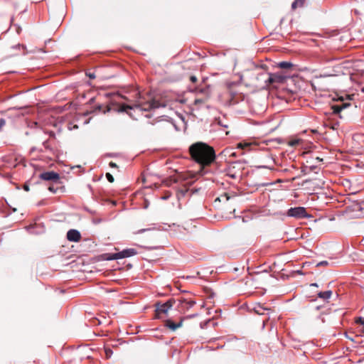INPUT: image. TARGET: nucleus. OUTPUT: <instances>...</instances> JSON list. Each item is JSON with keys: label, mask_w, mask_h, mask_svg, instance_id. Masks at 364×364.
<instances>
[{"label": "nucleus", "mask_w": 364, "mask_h": 364, "mask_svg": "<svg viewBox=\"0 0 364 364\" xmlns=\"http://www.w3.org/2000/svg\"><path fill=\"white\" fill-rule=\"evenodd\" d=\"M189 153L191 158L200 166V170L196 173L188 171V177L196 178L198 180V176H204L208 173L209 166L215 160V153L214 149L208 144L203 142H196L189 147Z\"/></svg>", "instance_id": "1"}, {"label": "nucleus", "mask_w": 364, "mask_h": 364, "mask_svg": "<svg viewBox=\"0 0 364 364\" xmlns=\"http://www.w3.org/2000/svg\"><path fill=\"white\" fill-rule=\"evenodd\" d=\"M159 102L151 99L150 96H148V99H146L144 97H141L139 94V97L136 100L133 106L122 105L120 107V110L128 113L127 109H132L134 107H136L143 111H149L152 109L159 107Z\"/></svg>", "instance_id": "2"}, {"label": "nucleus", "mask_w": 364, "mask_h": 364, "mask_svg": "<svg viewBox=\"0 0 364 364\" xmlns=\"http://www.w3.org/2000/svg\"><path fill=\"white\" fill-rule=\"evenodd\" d=\"M286 80L287 77L281 74L267 73V79L265 80V85H262V88H277L279 85L284 83Z\"/></svg>", "instance_id": "3"}, {"label": "nucleus", "mask_w": 364, "mask_h": 364, "mask_svg": "<svg viewBox=\"0 0 364 364\" xmlns=\"http://www.w3.org/2000/svg\"><path fill=\"white\" fill-rule=\"evenodd\" d=\"M193 183H183L181 187L177 188V197L180 199L181 197L191 196L198 192L200 189L196 188H191Z\"/></svg>", "instance_id": "4"}, {"label": "nucleus", "mask_w": 364, "mask_h": 364, "mask_svg": "<svg viewBox=\"0 0 364 364\" xmlns=\"http://www.w3.org/2000/svg\"><path fill=\"white\" fill-rule=\"evenodd\" d=\"M174 303L175 300L173 299H168L164 304L157 303L156 304V318H160L161 314H166Z\"/></svg>", "instance_id": "5"}, {"label": "nucleus", "mask_w": 364, "mask_h": 364, "mask_svg": "<svg viewBox=\"0 0 364 364\" xmlns=\"http://www.w3.org/2000/svg\"><path fill=\"white\" fill-rule=\"evenodd\" d=\"M251 75L255 77L256 85L262 87L265 85V80L267 79V73L265 71L257 69L251 73Z\"/></svg>", "instance_id": "6"}, {"label": "nucleus", "mask_w": 364, "mask_h": 364, "mask_svg": "<svg viewBox=\"0 0 364 364\" xmlns=\"http://www.w3.org/2000/svg\"><path fill=\"white\" fill-rule=\"evenodd\" d=\"M287 215L288 216L296 218H304L308 217L306 210L305 208L303 207L291 208L288 210Z\"/></svg>", "instance_id": "7"}, {"label": "nucleus", "mask_w": 364, "mask_h": 364, "mask_svg": "<svg viewBox=\"0 0 364 364\" xmlns=\"http://www.w3.org/2000/svg\"><path fill=\"white\" fill-rule=\"evenodd\" d=\"M137 252L134 248L130 249H126L121 252H119L117 253H114L110 257H109V259H122L125 257H129L132 256H134L136 255Z\"/></svg>", "instance_id": "8"}, {"label": "nucleus", "mask_w": 364, "mask_h": 364, "mask_svg": "<svg viewBox=\"0 0 364 364\" xmlns=\"http://www.w3.org/2000/svg\"><path fill=\"white\" fill-rule=\"evenodd\" d=\"M38 176L43 181H58L59 179V174L52 171L41 172Z\"/></svg>", "instance_id": "9"}, {"label": "nucleus", "mask_w": 364, "mask_h": 364, "mask_svg": "<svg viewBox=\"0 0 364 364\" xmlns=\"http://www.w3.org/2000/svg\"><path fill=\"white\" fill-rule=\"evenodd\" d=\"M350 106V103L342 102L340 105H334L331 106L333 113L335 114H339L342 110Z\"/></svg>", "instance_id": "10"}, {"label": "nucleus", "mask_w": 364, "mask_h": 364, "mask_svg": "<svg viewBox=\"0 0 364 364\" xmlns=\"http://www.w3.org/2000/svg\"><path fill=\"white\" fill-rule=\"evenodd\" d=\"M183 319L184 318H181V321L177 323H174L170 319H168L165 321V326L171 331H176L178 328L182 326Z\"/></svg>", "instance_id": "11"}, {"label": "nucleus", "mask_w": 364, "mask_h": 364, "mask_svg": "<svg viewBox=\"0 0 364 364\" xmlns=\"http://www.w3.org/2000/svg\"><path fill=\"white\" fill-rule=\"evenodd\" d=\"M81 237V234L78 230L70 229V242H80Z\"/></svg>", "instance_id": "12"}, {"label": "nucleus", "mask_w": 364, "mask_h": 364, "mask_svg": "<svg viewBox=\"0 0 364 364\" xmlns=\"http://www.w3.org/2000/svg\"><path fill=\"white\" fill-rule=\"evenodd\" d=\"M226 176H228L229 178H230L231 179L241 180L242 174L240 171H235L234 168H229L227 171Z\"/></svg>", "instance_id": "13"}, {"label": "nucleus", "mask_w": 364, "mask_h": 364, "mask_svg": "<svg viewBox=\"0 0 364 364\" xmlns=\"http://www.w3.org/2000/svg\"><path fill=\"white\" fill-rule=\"evenodd\" d=\"M332 295V291L331 290L326 291H321L318 293V296L324 300L329 299Z\"/></svg>", "instance_id": "14"}, {"label": "nucleus", "mask_w": 364, "mask_h": 364, "mask_svg": "<svg viewBox=\"0 0 364 364\" xmlns=\"http://www.w3.org/2000/svg\"><path fill=\"white\" fill-rule=\"evenodd\" d=\"M306 0H295L291 4V9L295 10L298 7H302Z\"/></svg>", "instance_id": "15"}, {"label": "nucleus", "mask_w": 364, "mask_h": 364, "mask_svg": "<svg viewBox=\"0 0 364 364\" xmlns=\"http://www.w3.org/2000/svg\"><path fill=\"white\" fill-rule=\"evenodd\" d=\"M270 310H271L270 309L264 308V307H263L261 305H259L257 307L255 308V311L257 314H260V315L264 314V311H270Z\"/></svg>", "instance_id": "16"}, {"label": "nucleus", "mask_w": 364, "mask_h": 364, "mask_svg": "<svg viewBox=\"0 0 364 364\" xmlns=\"http://www.w3.org/2000/svg\"><path fill=\"white\" fill-rule=\"evenodd\" d=\"M279 67L282 69H289L292 67V64L289 62H281L279 63Z\"/></svg>", "instance_id": "17"}, {"label": "nucleus", "mask_w": 364, "mask_h": 364, "mask_svg": "<svg viewBox=\"0 0 364 364\" xmlns=\"http://www.w3.org/2000/svg\"><path fill=\"white\" fill-rule=\"evenodd\" d=\"M223 153L225 154V156H236V153L235 151H232V149H225Z\"/></svg>", "instance_id": "18"}, {"label": "nucleus", "mask_w": 364, "mask_h": 364, "mask_svg": "<svg viewBox=\"0 0 364 364\" xmlns=\"http://www.w3.org/2000/svg\"><path fill=\"white\" fill-rule=\"evenodd\" d=\"M207 99H208V97H206L205 98H201V99H196L195 102H194V104L195 105L203 104V103H205L207 101Z\"/></svg>", "instance_id": "19"}, {"label": "nucleus", "mask_w": 364, "mask_h": 364, "mask_svg": "<svg viewBox=\"0 0 364 364\" xmlns=\"http://www.w3.org/2000/svg\"><path fill=\"white\" fill-rule=\"evenodd\" d=\"M36 228V226H29V227H28V230L31 233H32V234H38V233H40L39 231L35 230Z\"/></svg>", "instance_id": "20"}, {"label": "nucleus", "mask_w": 364, "mask_h": 364, "mask_svg": "<svg viewBox=\"0 0 364 364\" xmlns=\"http://www.w3.org/2000/svg\"><path fill=\"white\" fill-rule=\"evenodd\" d=\"M105 352L107 358H109L113 353L112 350L109 348H105Z\"/></svg>", "instance_id": "21"}, {"label": "nucleus", "mask_w": 364, "mask_h": 364, "mask_svg": "<svg viewBox=\"0 0 364 364\" xmlns=\"http://www.w3.org/2000/svg\"><path fill=\"white\" fill-rule=\"evenodd\" d=\"M355 322L357 324L364 325V318L363 317H358L355 319Z\"/></svg>", "instance_id": "22"}, {"label": "nucleus", "mask_w": 364, "mask_h": 364, "mask_svg": "<svg viewBox=\"0 0 364 364\" xmlns=\"http://www.w3.org/2000/svg\"><path fill=\"white\" fill-rule=\"evenodd\" d=\"M86 75L90 78V79H95L96 78V75L95 73V72H87L86 73Z\"/></svg>", "instance_id": "23"}, {"label": "nucleus", "mask_w": 364, "mask_h": 364, "mask_svg": "<svg viewBox=\"0 0 364 364\" xmlns=\"http://www.w3.org/2000/svg\"><path fill=\"white\" fill-rule=\"evenodd\" d=\"M106 176L109 182H114V177L111 173H107Z\"/></svg>", "instance_id": "24"}, {"label": "nucleus", "mask_w": 364, "mask_h": 364, "mask_svg": "<svg viewBox=\"0 0 364 364\" xmlns=\"http://www.w3.org/2000/svg\"><path fill=\"white\" fill-rule=\"evenodd\" d=\"M48 188V190H49L50 191H51V192H53V193H56V192H57V190L58 189V187L54 188V186H53H53H49Z\"/></svg>", "instance_id": "25"}, {"label": "nucleus", "mask_w": 364, "mask_h": 364, "mask_svg": "<svg viewBox=\"0 0 364 364\" xmlns=\"http://www.w3.org/2000/svg\"><path fill=\"white\" fill-rule=\"evenodd\" d=\"M184 303H185V304H186L187 308L191 307V306H193L195 304V302L192 301H184Z\"/></svg>", "instance_id": "26"}, {"label": "nucleus", "mask_w": 364, "mask_h": 364, "mask_svg": "<svg viewBox=\"0 0 364 364\" xmlns=\"http://www.w3.org/2000/svg\"><path fill=\"white\" fill-rule=\"evenodd\" d=\"M328 265V262L327 261H322V262H320L317 264V267H319V266H327Z\"/></svg>", "instance_id": "27"}, {"label": "nucleus", "mask_w": 364, "mask_h": 364, "mask_svg": "<svg viewBox=\"0 0 364 364\" xmlns=\"http://www.w3.org/2000/svg\"><path fill=\"white\" fill-rule=\"evenodd\" d=\"M80 168H82L80 166H71L70 165V170H73H73H75V169H80Z\"/></svg>", "instance_id": "28"}, {"label": "nucleus", "mask_w": 364, "mask_h": 364, "mask_svg": "<svg viewBox=\"0 0 364 364\" xmlns=\"http://www.w3.org/2000/svg\"><path fill=\"white\" fill-rule=\"evenodd\" d=\"M190 80L192 82H197V77L196 76H191L190 77Z\"/></svg>", "instance_id": "29"}, {"label": "nucleus", "mask_w": 364, "mask_h": 364, "mask_svg": "<svg viewBox=\"0 0 364 364\" xmlns=\"http://www.w3.org/2000/svg\"><path fill=\"white\" fill-rule=\"evenodd\" d=\"M43 146H44V148H45V149H46V150L50 151V150L49 149V146H48V141H45V142L43 143Z\"/></svg>", "instance_id": "30"}, {"label": "nucleus", "mask_w": 364, "mask_h": 364, "mask_svg": "<svg viewBox=\"0 0 364 364\" xmlns=\"http://www.w3.org/2000/svg\"><path fill=\"white\" fill-rule=\"evenodd\" d=\"M6 122H5V119H0V129L4 126Z\"/></svg>", "instance_id": "31"}, {"label": "nucleus", "mask_w": 364, "mask_h": 364, "mask_svg": "<svg viewBox=\"0 0 364 364\" xmlns=\"http://www.w3.org/2000/svg\"><path fill=\"white\" fill-rule=\"evenodd\" d=\"M23 189L26 191H29V187L28 186L27 183H24L23 186Z\"/></svg>", "instance_id": "32"}, {"label": "nucleus", "mask_w": 364, "mask_h": 364, "mask_svg": "<svg viewBox=\"0 0 364 364\" xmlns=\"http://www.w3.org/2000/svg\"><path fill=\"white\" fill-rule=\"evenodd\" d=\"M109 166L112 168H115V167H117V164L114 162H110L109 163Z\"/></svg>", "instance_id": "33"}, {"label": "nucleus", "mask_w": 364, "mask_h": 364, "mask_svg": "<svg viewBox=\"0 0 364 364\" xmlns=\"http://www.w3.org/2000/svg\"><path fill=\"white\" fill-rule=\"evenodd\" d=\"M298 143H299V141H298V140H295V141H291V142L290 143V144H291V146H294V145L297 144Z\"/></svg>", "instance_id": "34"}, {"label": "nucleus", "mask_w": 364, "mask_h": 364, "mask_svg": "<svg viewBox=\"0 0 364 364\" xmlns=\"http://www.w3.org/2000/svg\"><path fill=\"white\" fill-rule=\"evenodd\" d=\"M149 230V229H141V230H138L136 233H141V232H144V231H146Z\"/></svg>", "instance_id": "35"}, {"label": "nucleus", "mask_w": 364, "mask_h": 364, "mask_svg": "<svg viewBox=\"0 0 364 364\" xmlns=\"http://www.w3.org/2000/svg\"><path fill=\"white\" fill-rule=\"evenodd\" d=\"M74 248V246L72 245L71 247H70V252H75V251L73 250V249Z\"/></svg>", "instance_id": "36"}, {"label": "nucleus", "mask_w": 364, "mask_h": 364, "mask_svg": "<svg viewBox=\"0 0 364 364\" xmlns=\"http://www.w3.org/2000/svg\"><path fill=\"white\" fill-rule=\"evenodd\" d=\"M225 196L226 197V199L228 200L230 198V194L229 193H225Z\"/></svg>", "instance_id": "37"}, {"label": "nucleus", "mask_w": 364, "mask_h": 364, "mask_svg": "<svg viewBox=\"0 0 364 364\" xmlns=\"http://www.w3.org/2000/svg\"><path fill=\"white\" fill-rule=\"evenodd\" d=\"M237 146H238V148H240V149H243V147H244V146L241 143L238 144Z\"/></svg>", "instance_id": "38"}, {"label": "nucleus", "mask_w": 364, "mask_h": 364, "mask_svg": "<svg viewBox=\"0 0 364 364\" xmlns=\"http://www.w3.org/2000/svg\"><path fill=\"white\" fill-rule=\"evenodd\" d=\"M97 109L99 111H101V110H102V106H101V105H98V106H97Z\"/></svg>", "instance_id": "39"}, {"label": "nucleus", "mask_w": 364, "mask_h": 364, "mask_svg": "<svg viewBox=\"0 0 364 364\" xmlns=\"http://www.w3.org/2000/svg\"><path fill=\"white\" fill-rule=\"evenodd\" d=\"M274 182L279 183V182H283V181L280 178H278Z\"/></svg>", "instance_id": "40"}, {"label": "nucleus", "mask_w": 364, "mask_h": 364, "mask_svg": "<svg viewBox=\"0 0 364 364\" xmlns=\"http://www.w3.org/2000/svg\"><path fill=\"white\" fill-rule=\"evenodd\" d=\"M316 160H317L318 161H323V159L319 158V157H316Z\"/></svg>", "instance_id": "41"}, {"label": "nucleus", "mask_w": 364, "mask_h": 364, "mask_svg": "<svg viewBox=\"0 0 364 364\" xmlns=\"http://www.w3.org/2000/svg\"><path fill=\"white\" fill-rule=\"evenodd\" d=\"M205 180H211L213 182H214V181H215V179H214V178H205Z\"/></svg>", "instance_id": "42"}, {"label": "nucleus", "mask_w": 364, "mask_h": 364, "mask_svg": "<svg viewBox=\"0 0 364 364\" xmlns=\"http://www.w3.org/2000/svg\"><path fill=\"white\" fill-rule=\"evenodd\" d=\"M141 180H142V182H145L146 178H145V177H144V176H142V178H141Z\"/></svg>", "instance_id": "43"}, {"label": "nucleus", "mask_w": 364, "mask_h": 364, "mask_svg": "<svg viewBox=\"0 0 364 364\" xmlns=\"http://www.w3.org/2000/svg\"><path fill=\"white\" fill-rule=\"evenodd\" d=\"M69 106H70V109H71L72 106H73V103L70 102Z\"/></svg>", "instance_id": "44"}, {"label": "nucleus", "mask_w": 364, "mask_h": 364, "mask_svg": "<svg viewBox=\"0 0 364 364\" xmlns=\"http://www.w3.org/2000/svg\"><path fill=\"white\" fill-rule=\"evenodd\" d=\"M311 286L318 287L317 284L316 283L311 284Z\"/></svg>", "instance_id": "45"}, {"label": "nucleus", "mask_w": 364, "mask_h": 364, "mask_svg": "<svg viewBox=\"0 0 364 364\" xmlns=\"http://www.w3.org/2000/svg\"><path fill=\"white\" fill-rule=\"evenodd\" d=\"M239 194H242L243 193V191H239Z\"/></svg>", "instance_id": "46"}, {"label": "nucleus", "mask_w": 364, "mask_h": 364, "mask_svg": "<svg viewBox=\"0 0 364 364\" xmlns=\"http://www.w3.org/2000/svg\"><path fill=\"white\" fill-rule=\"evenodd\" d=\"M66 237H67V239H68V232H67V233H66Z\"/></svg>", "instance_id": "47"}, {"label": "nucleus", "mask_w": 364, "mask_h": 364, "mask_svg": "<svg viewBox=\"0 0 364 364\" xmlns=\"http://www.w3.org/2000/svg\"><path fill=\"white\" fill-rule=\"evenodd\" d=\"M311 132H314V133H316L317 132L316 130H311Z\"/></svg>", "instance_id": "48"}, {"label": "nucleus", "mask_w": 364, "mask_h": 364, "mask_svg": "<svg viewBox=\"0 0 364 364\" xmlns=\"http://www.w3.org/2000/svg\"><path fill=\"white\" fill-rule=\"evenodd\" d=\"M35 151V148H32V149H31V151L33 152V151Z\"/></svg>", "instance_id": "49"}, {"label": "nucleus", "mask_w": 364, "mask_h": 364, "mask_svg": "<svg viewBox=\"0 0 364 364\" xmlns=\"http://www.w3.org/2000/svg\"><path fill=\"white\" fill-rule=\"evenodd\" d=\"M362 332H363V333H364V325H363V331H362Z\"/></svg>", "instance_id": "50"}]
</instances>
